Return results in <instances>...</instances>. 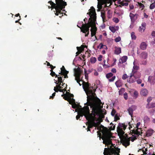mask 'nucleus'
I'll list each match as a JSON object with an SVG mask.
<instances>
[{"label": "nucleus", "mask_w": 155, "mask_h": 155, "mask_svg": "<svg viewBox=\"0 0 155 155\" xmlns=\"http://www.w3.org/2000/svg\"><path fill=\"white\" fill-rule=\"evenodd\" d=\"M100 127L103 128L102 131V137L101 139L103 140V143L108 146L107 148H104L103 154L104 155H120V149L118 148H116V149L110 146V147H109V145L113 144L111 138L112 137V135L111 132L109 131L108 128L104 127L102 125H101Z\"/></svg>", "instance_id": "f257e3e1"}, {"label": "nucleus", "mask_w": 155, "mask_h": 155, "mask_svg": "<svg viewBox=\"0 0 155 155\" xmlns=\"http://www.w3.org/2000/svg\"><path fill=\"white\" fill-rule=\"evenodd\" d=\"M83 88L87 96V102L84 104L85 105L87 104L91 107L95 105H101L102 102L95 93L96 89L94 88L93 86H91V84L88 82L83 81Z\"/></svg>", "instance_id": "f03ea898"}, {"label": "nucleus", "mask_w": 155, "mask_h": 155, "mask_svg": "<svg viewBox=\"0 0 155 155\" xmlns=\"http://www.w3.org/2000/svg\"><path fill=\"white\" fill-rule=\"evenodd\" d=\"M89 12L87 13L90 17L89 18V21L87 23H85L83 25V28L82 30V32L85 33V36H87L89 34V28L91 27V36L93 37L95 35L97 31V28L96 26L95 22L96 21V13L95 8L91 6L89 9Z\"/></svg>", "instance_id": "7ed1b4c3"}, {"label": "nucleus", "mask_w": 155, "mask_h": 155, "mask_svg": "<svg viewBox=\"0 0 155 155\" xmlns=\"http://www.w3.org/2000/svg\"><path fill=\"white\" fill-rule=\"evenodd\" d=\"M100 105H95L92 107L90 106L91 108H92V113L89 114L87 117V120H88L89 124L88 127L90 128H92L93 127H95L96 124L95 121L96 119V116L99 114L100 109Z\"/></svg>", "instance_id": "20e7f679"}, {"label": "nucleus", "mask_w": 155, "mask_h": 155, "mask_svg": "<svg viewBox=\"0 0 155 155\" xmlns=\"http://www.w3.org/2000/svg\"><path fill=\"white\" fill-rule=\"evenodd\" d=\"M56 3H54L52 1H48V3H50L51 5V10L55 8L56 11L55 13L56 15H58L59 13L63 14L61 12V11L63 8H65L67 5V3L63 0H55Z\"/></svg>", "instance_id": "39448f33"}, {"label": "nucleus", "mask_w": 155, "mask_h": 155, "mask_svg": "<svg viewBox=\"0 0 155 155\" xmlns=\"http://www.w3.org/2000/svg\"><path fill=\"white\" fill-rule=\"evenodd\" d=\"M84 106L83 108L80 109L78 112V115L76 116V119L78 120L80 116L82 117L84 116L87 120V117L91 113H90V110L88 105Z\"/></svg>", "instance_id": "423d86ee"}, {"label": "nucleus", "mask_w": 155, "mask_h": 155, "mask_svg": "<svg viewBox=\"0 0 155 155\" xmlns=\"http://www.w3.org/2000/svg\"><path fill=\"white\" fill-rule=\"evenodd\" d=\"M127 126V125H126L124 123H119L118 124L117 128V131L119 136H123L125 132L124 131L125 130Z\"/></svg>", "instance_id": "0eeeda50"}, {"label": "nucleus", "mask_w": 155, "mask_h": 155, "mask_svg": "<svg viewBox=\"0 0 155 155\" xmlns=\"http://www.w3.org/2000/svg\"><path fill=\"white\" fill-rule=\"evenodd\" d=\"M98 4L97 7L98 9L97 10L98 11H99L102 8L103 5H104V7H106L107 6V4L111 3L112 2L111 0H97Z\"/></svg>", "instance_id": "6e6552de"}, {"label": "nucleus", "mask_w": 155, "mask_h": 155, "mask_svg": "<svg viewBox=\"0 0 155 155\" xmlns=\"http://www.w3.org/2000/svg\"><path fill=\"white\" fill-rule=\"evenodd\" d=\"M125 136L124 135L123 136H120V138L121 139V137H122L121 139V142L123 145L126 147L128 146L130 144V138L128 137V135L127 134H125Z\"/></svg>", "instance_id": "1a4fd4ad"}, {"label": "nucleus", "mask_w": 155, "mask_h": 155, "mask_svg": "<svg viewBox=\"0 0 155 155\" xmlns=\"http://www.w3.org/2000/svg\"><path fill=\"white\" fill-rule=\"evenodd\" d=\"M129 16L131 19V21L132 23H134L135 21L137 20L139 15L137 14H134L131 12L130 13Z\"/></svg>", "instance_id": "9d476101"}, {"label": "nucleus", "mask_w": 155, "mask_h": 155, "mask_svg": "<svg viewBox=\"0 0 155 155\" xmlns=\"http://www.w3.org/2000/svg\"><path fill=\"white\" fill-rule=\"evenodd\" d=\"M106 77L108 79L109 82H113L115 80L116 77L115 76H113V74L112 73H109L106 74Z\"/></svg>", "instance_id": "9b49d317"}, {"label": "nucleus", "mask_w": 155, "mask_h": 155, "mask_svg": "<svg viewBox=\"0 0 155 155\" xmlns=\"http://www.w3.org/2000/svg\"><path fill=\"white\" fill-rule=\"evenodd\" d=\"M81 73V72L80 68H78L77 69L75 70L74 73L75 80H76L77 79H78L79 78H80Z\"/></svg>", "instance_id": "f8f14e48"}, {"label": "nucleus", "mask_w": 155, "mask_h": 155, "mask_svg": "<svg viewBox=\"0 0 155 155\" xmlns=\"http://www.w3.org/2000/svg\"><path fill=\"white\" fill-rule=\"evenodd\" d=\"M136 80L137 79L131 73L130 74L129 79L127 80V82L130 83H133L135 82L136 81Z\"/></svg>", "instance_id": "ddd939ff"}, {"label": "nucleus", "mask_w": 155, "mask_h": 155, "mask_svg": "<svg viewBox=\"0 0 155 155\" xmlns=\"http://www.w3.org/2000/svg\"><path fill=\"white\" fill-rule=\"evenodd\" d=\"M136 109V106L135 105H133L130 107L128 109V111L129 114L132 117L133 111Z\"/></svg>", "instance_id": "4468645a"}, {"label": "nucleus", "mask_w": 155, "mask_h": 155, "mask_svg": "<svg viewBox=\"0 0 155 155\" xmlns=\"http://www.w3.org/2000/svg\"><path fill=\"white\" fill-rule=\"evenodd\" d=\"M148 81L151 84H155V76H150L148 78Z\"/></svg>", "instance_id": "2eb2a0df"}, {"label": "nucleus", "mask_w": 155, "mask_h": 155, "mask_svg": "<svg viewBox=\"0 0 155 155\" xmlns=\"http://www.w3.org/2000/svg\"><path fill=\"white\" fill-rule=\"evenodd\" d=\"M131 73L137 79V78H139L141 77V74L139 72L135 71H134V70L133 71H132Z\"/></svg>", "instance_id": "dca6fc26"}, {"label": "nucleus", "mask_w": 155, "mask_h": 155, "mask_svg": "<svg viewBox=\"0 0 155 155\" xmlns=\"http://www.w3.org/2000/svg\"><path fill=\"white\" fill-rule=\"evenodd\" d=\"M118 3L120 5H118V7H122V6H127L128 5V2H125L124 1H121L120 0L118 1Z\"/></svg>", "instance_id": "f3484780"}, {"label": "nucleus", "mask_w": 155, "mask_h": 155, "mask_svg": "<svg viewBox=\"0 0 155 155\" xmlns=\"http://www.w3.org/2000/svg\"><path fill=\"white\" fill-rule=\"evenodd\" d=\"M75 100L73 98L71 99V101H69L70 104H71V102L73 104H72V107L74 109H75L78 107V104L75 103Z\"/></svg>", "instance_id": "a211bd4d"}, {"label": "nucleus", "mask_w": 155, "mask_h": 155, "mask_svg": "<svg viewBox=\"0 0 155 155\" xmlns=\"http://www.w3.org/2000/svg\"><path fill=\"white\" fill-rule=\"evenodd\" d=\"M97 129L98 130H100V131H98L97 132V134L98 135V137H100V139H101V138L102 137H101L102 134L101 132L102 133V131L103 130V128L102 127H101L100 126V127H97Z\"/></svg>", "instance_id": "6ab92c4d"}, {"label": "nucleus", "mask_w": 155, "mask_h": 155, "mask_svg": "<svg viewBox=\"0 0 155 155\" xmlns=\"http://www.w3.org/2000/svg\"><path fill=\"white\" fill-rule=\"evenodd\" d=\"M121 53V48L120 47H115L114 53L117 55H118Z\"/></svg>", "instance_id": "aec40b11"}, {"label": "nucleus", "mask_w": 155, "mask_h": 155, "mask_svg": "<svg viewBox=\"0 0 155 155\" xmlns=\"http://www.w3.org/2000/svg\"><path fill=\"white\" fill-rule=\"evenodd\" d=\"M154 132L153 130L150 129L147 130L146 133V135L147 137L151 136Z\"/></svg>", "instance_id": "412c9836"}, {"label": "nucleus", "mask_w": 155, "mask_h": 155, "mask_svg": "<svg viewBox=\"0 0 155 155\" xmlns=\"http://www.w3.org/2000/svg\"><path fill=\"white\" fill-rule=\"evenodd\" d=\"M147 46L146 44L144 42H142L140 45V48L142 50H145L146 49Z\"/></svg>", "instance_id": "4be33fe9"}, {"label": "nucleus", "mask_w": 155, "mask_h": 155, "mask_svg": "<svg viewBox=\"0 0 155 155\" xmlns=\"http://www.w3.org/2000/svg\"><path fill=\"white\" fill-rule=\"evenodd\" d=\"M127 59V56H124L120 60L119 63H125Z\"/></svg>", "instance_id": "5701e85b"}, {"label": "nucleus", "mask_w": 155, "mask_h": 155, "mask_svg": "<svg viewBox=\"0 0 155 155\" xmlns=\"http://www.w3.org/2000/svg\"><path fill=\"white\" fill-rule=\"evenodd\" d=\"M147 54L145 52H143L140 54L141 57L143 59H146L147 57Z\"/></svg>", "instance_id": "b1692460"}, {"label": "nucleus", "mask_w": 155, "mask_h": 155, "mask_svg": "<svg viewBox=\"0 0 155 155\" xmlns=\"http://www.w3.org/2000/svg\"><path fill=\"white\" fill-rule=\"evenodd\" d=\"M57 78H58V83H57V81H55V83L57 85L59 83H60V84H61V82H64V80H62V77L61 76H60V75L59 74L58 75V77Z\"/></svg>", "instance_id": "393cba45"}, {"label": "nucleus", "mask_w": 155, "mask_h": 155, "mask_svg": "<svg viewBox=\"0 0 155 155\" xmlns=\"http://www.w3.org/2000/svg\"><path fill=\"white\" fill-rule=\"evenodd\" d=\"M115 84L117 87H119L122 86L123 84L121 80H118L115 82Z\"/></svg>", "instance_id": "a878e982"}, {"label": "nucleus", "mask_w": 155, "mask_h": 155, "mask_svg": "<svg viewBox=\"0 0 155 155\" xmlns=\"http://www.w3.org/2000/svg\"><path fill=\"white\" fill-rule=\"evenodd\" d=\"M87 47L86 45H81V46L79 47H77V49L78 51H79L81 52L84 51V48Z\"/></svg>", "instance_id": "bb28decb"}, {"label": "nucleus", "mask_w": 155, "mask_h": 155, "mask_svg": "<svg viewBox=\"0 0 155 155\" xmlns=\"http://www.w3.org/2000/svg\"><path fill=\"white\" fill-rule=\"evenodd\" d=\"M148 93L147 90L145 89H143L141 90L140 92L141 94L144 96H146L147 94Z\"/></svg>", "instance_id": "cd10ccee"}, {"label": "nucleus", "mask_w": 155, "mask_h": 155, "mask_svg": "<svg viewBox=\"0 0 155 155\" xmlns=\"http://www.w3.org/2000/svg\"><path fill=\"white\" fill-rule=\"evenodd\" d=\"M146 25V24L145 23H142L141 25V26H140L139 31H141L142 30L144 31L145 28V26Z\"/></svg>", "instance_id": "c85d7f7f"}, {"label": "nucleus", "mask_w": 155, "mask_h": 155, "mask_svg": "<svg viewBox=\"0 0 155 155\" xmlns=\"http://www.w3.org/2000/svg\"><path fill=\"white\" fill-rule=\"evenodd\" d=\"M154 107H155V102L152 103L150 104L148 103L146 105V107L148 109Z\"/></svg>", "instance_id": "c756f323"}, {"label": "nucleus", "mask_w": 155, "mask_h": 155, "mask_svg": "<svg viewBox=\"0 0 155 155\" xmlns=\"http://www.w3.org/2000/svg\"><path fill=\"white\" fill-rule=\"evenodd\" d=\"M61 74H63L65 73H68L69 71H67L65 68V67L64 66H63L61 68Z\"/></svg>", "instance_id": "7c9ffc66"}, {"label": "nucleus", "mask_w": 155, "mask_h": 155, "mask_svg": "<svg viewBox=\"0 0 155 155\" xmlns=\"http://www.w3.org/2000/svg\"><path fill=\"white\" fill-rule=\"evenodd\" d=\"M110 125L111 126L109 128V129L108 130L110 132V130H114L115 129V125H114V124L112 123H111L110 124Z\"/></svg>", "instance_id": "2f4dec72"}, {"label": "nucleus", "mask_w": 155, "mask_h": 155, "mask_svg": "<svg viewBox=\"0 0 155 155\" xmlns=\"http://www.w3.org/2000/svg\"><path fill=\"white\" fill-rule=\"evenodd\" d=\"M139 136L135 135V134L133 135L132 137H130V139H131V140L132 142H133L134 140H136L137 139V138Z\"/></svg>", "instance_id": "473e14b6"}, {"label": "nucleus", "mask_w": 155, "mask_h": 155, "mask_svg": "<svg viewBox=\"0 0 155 155\" xmlns=\"http://www.w3.org/2000/svg\"><path fill=\"white\" fill-rule=\"evenodd\" d=\"M125 91V89L124 88H121L119 91V94L120 95H122Z\"/></svg>", "instance_id": "72a5a7b5"}, {"label": "nucleus", "mask_w": 155, "mask_h": 155, "mask_svg": "<svg viewBox=\"0 0 155 155\" xmlns=\"http://www.w3.org/2000/svg\"><path fill=\"white\" fill-rule=\"evenodd\" d=\"M64 96V98L65 99V100L69 101V100H70L69 96L66 94H64L62 95V97H63V96Z\"/></svg>", "instance_id": "f704fd0d"}, {"label": "nucleus", "mask_w": 155, "mask_h": 155, "mask_svg": "<svg viewBox=\"0 0 155 155\" xmlns=\"http://www.w3.org/2000/svg\"><path fill=\"white\" fill-rule=\"evenodd\" d=\"M138 96V93L137 91H135L134 92L133 97L135 99H136L137 97Z\"/></svg>", "instance_id": "c9c22d12"}, {"label": "nucleus", "mask_w": 155, "mask_h": 155, "mask_svg": "<svg viewBox=\"0 0 155 155\" xmlns=\"http://www.w3.org/2000/svg\"><path fill=\"white\" fill-rule=\"evenodd\" d=\"M131 35L132 39L135 40L136 39V37L135 35V33L134 32H132L131 33Z\"/></svg>", "instance_id": "e433bc0d"}, {"label": "nucleus", "mask_w": 155, "mask_h": 155, "mask_svg": "<svg viewBox=\"0 0 155 155\" xmlns=\"http://www.w3.org/2000/svg\"><path fill=\"white\" fill-rule=\"evenodd\" d=\"M109 28L110 30L113 33H114L116 31V30L114 27L110 26Z\"/></svg>", "instance_id": "4c0bfd02"}, {"label": "nucleus", "mask_w": 155, "mask_h": 155, "mask_svg": "<svg viewBox=\"0 0 155 155\" xmlns=\"http://www.w3.org/2000/svg\"><path fill=\"white\" fill-rule=\"evenodd\" d=\"M96 61V59L95 57L91 58L90 59V61L91 63H94Z\"/></svg>", "instance_id": "58836bf2"}, {"label": "nucleus", "mask_w": 155, "mask_h": 155, "mask_svg": "<svg viewBox=\"0 0 155 155\" xmlns=\"http://www.w3.org/2000/svg\"><path fill=\"white\" fill-rule=\"evenodd\" d=\"M139 129H140V128H138L136 129H134L135 134L136 135H138V136H139V135L140 134V131H138Z\"/></svg>", "instance_id": "ea45409f"}, {"label": "nucleus", "mask_w": 155, "mask_h": 155, "mask_svg": "<svg viewBox=\"0 0 155 155\" xmlns=\"http://www.w3.org/2000/svg\"><path fill=\"white\" fill-rule=\"evenodd\" d=\"M155 8V2L152 3L150 6V8L151 9H153Z\"/></svg>", "instance_id": "a19ab883"}, {"label": "nucleus", "mask_w": 155, "mask_h": 155, "mask_svg": "<svg viewBox=\"0 0 155 155\" xmlns=\"http://www.w3.org/2000/svg\"><path fill=\"white\" fill-rule=\"evenodd\" d=\"M139 69V67L137 65H134L133 67V69L132 70V71L134 70L135 71H137V70H138Z\"/></svg>", "instance_id": "79ce46f5"}, {"label": "nucleus", "mask_w": 155, "mask_h": 155, "mask_svg": "<svg viewBox=\"0 0 155 155\" xmlns=\"http://www.w3.org/2000/svg\"><path fill=\"white\" fill-rule=\"evenodd\" d=\"M138 4L139 5L140 8L141 9V10H142L144 7V5L141 3H138Z\"/></svg>", "instance_id": "37998d69"}, {"label": "nucleus", "mask_w": 155, "mask_h": 155, "mask_svg": "<svg viewBox=\"0 0 155 155\" xmlns=\"http://www.w3.org/2000/svg\"><path fill=\"white\" fill-rule=\"evenodd\" d=\"M124 11L123 10H121L118 12H116V14L119 16H121L122 15L124 14Z\"/></svg>", "instance_id": "c03bdc74"}, {"label": "nucleus", "mask_w": 155, "mask_h": 155, "mask_svg": "<svg viewBox=\"0 0 155 155\" xmlns=\"http://www.w3.org/2000/svg\"><path fill=\"white\" fill-rule=\"evenodd\" d=\"M120 119L119 116L117 115V114H115L114 117V121H117L118 120Z\"/></svg>", "instance_id": "a18cd8bd"}, {"label": "nucleus", "mask_w": 155, "mask_h": 155, "mask_svg": "<svg viewBox=\"0 0 155 155\" xmlns=\"http://www.w3.org/2000/svg\"><path fill=\"white\" fill-rule=\"evenodd\" d=\"M101 16L102 17L103 22H104L105 21H104L105 19V14L104 13L101 12Z\"/></svg>", "instance_id": "49530a36"}, {"label": "nucleus", "mask_w": 155, "mask_h": 155, "mask_svg": "<svg viewBox=\"0 0 155 155\" xmlns=\"http://www.w3.org/2000/svg\"><path fill=\"white\" fill-rule=\"evenodd\" d=\"M50 74L52 77H54V76H55V78H57L58 77V75L56 74L55 72H54V71H52L51 72Z\"/></svg>", "instance_id": "de8ad7c7"}, {"label": "nucleus", "mask_w": 155, "mask_h": 155, "mask_svg": "<svg viewBox=\"0 0 155 155\" xmlns=\"http://www.w3.org/2000/svg\"><path fill=\"white\" fill-rule=\"evenodd\" d=\"M121 40V38L120 37H117L116 38L114 39V41L116 42H119Z\"/></svg>", "instance_id": "09e8293b"}, {"label": "nucleus", "mask_w": 155, "mask_h": 155, "mask_svg": "<svg viewBox=\"0 0 155 155\" xmlns=\"http://www.w3.org/2000/svg\"><path fill=\"white\" fill-rule=\"evenodd\" d=\"M68 94H69V95H68L69 97L70 100H71V99L73 98L74 97V95L73 94H71L70 93H68Z\"/></svg>", "instance_id": "8fccbe9b"}, {"label": "nucleus", "mask_w": 155, "mask_h": 155, "mask_svg": "<svg viewBox=\"0 0 155 155\" xmlns=\"http://www.w3.org/2000/svg\"><path fill=\"white\" fill-rule=\"evenodd\" d=\"M128 77V76L126 74H124L122 76V78L123 80H125Z\"/></svg>", "instance_id": "3c124183"}, {"label": "nucleus", "mask_w": 155, "mask_h": 155, "mask_svg": "<svg viewBox=\"0 0 155 155\" xmlns=\"http://www.w3.org/2000/svg\"><path fill=\"white\" fill-rule=\"evenodd\" d=\"M88 74L87 73V71L85 70V69L84 70V74H85V78L86 79H88Z\"/></svg>", "instance_id": "603ef678"}, {"label": "nucleus", "mask_w": 155, "mask_h": 155, "mask_svg": "<svg viewBox=\"0 0 155 155\" xmlns=\"http://www.w3.org/2000/svg\"><path fill=\"white\" fill-rule=\"evenodd\" d=\"M124 97L125 100H127L128 99V94L127 93H125L124 94Z\"/></svg>", "instance_id": "864d4df0"}, {"label": "nucleus", "mask_w": 155, "mask_h": 155, "mask_svg": "<svg viewBox=\"0 0 155 155\" xmlns=\"http://www.w3.org/2000/svg\"><path fill=\"white\" fill-rule=\"evenodd\" d=\"M116 113V110L114 109H113L111 112V114L112 116H114L115 115V114Z\"/></svg>", "instance_id": "5fc2aeb1"}, {"label": "nucleus", "mask_w": 155, "mask_h": 155, "mask_svg": "<svg viewBox=\"0 0 155 155\" xmlns=\"http://www.w3.org/2000/svg\"><path fill=\"white\" fill-rule=\"evenodd\" d=\"M67 87H66L62 89H60L59 91L60 92H63L64 93V92L66 91Z\"/></svg>", "instance_id": "6e6d98bb"}, {"label": "nucleus", "mask_w": 155, "mask_h": 155, "mask_svg": "<svg viewBox=\"0 0 155 155\" xmlns=\"http://www.w3.org/2000/svg\"><path fill=\"white\" fill-rule=\"evenodd\" d=\"M104 46L105 47L106 46L103 45L102 43H101L99 44L98 47L100 49H101Z\"/></svg>", "instance_id": "4d7b16f0"}, {"label": "nucleus", "mask_w": 155, "mask_h": 155, "mask_svg": "<svg viewBox=\"0 0 155 155\" xmlns=\"http://www.w3.org/2000/svg\"><path fill=\"white\" fill-rule=\"evenodd\" d=\"M55 94H56V93L55 92L53 93V94H52V95L50 96L49 98L50 99H53L54 98V97L55 95Z\"/></svg>", "instance_id": "13d9d810"}, {"label": "nucleus", "mask_w": 155, "mask_h": 155, "mask_svg": "<svg viewBox=\"0 0 155 155\" xmlns=\"http://www.w3.org/2000/svg\"><path fill=\"white\" fill-rule=\"evenodd\" d=\"M152 97H148L147 100V102L149 104L150 102L152 100Z\"/></svg>", "instance_id": "bf43d9fd"}, {"label": "nucleus", "mask_w": 155, "mask_h": 155, "mask_svg": "<svg viewBox=\"0 0 155 155\" xmlns=\"http://www.w3.org/2000/svg\"><path fill=\"white\" fill-rule=\"evenodd\" d=\"M144 120L146 121H149L150 120V118L147 116H145L144 117Z\"/></svg>", "instance_id": "052dcab7"}, {"label": "nucleus", "mask_w": 155, "mask_h": 155, "mask_svg": "<svg viewBox=\"0 0 155 155\" xmlns=\"http://www.w3.org/2000/svg\"><path fill=\"white\" fill-rule=\"evenodd\" d=\"M78 83L80 86H81V84L80 83V81H81L80 78L77 79L76 80H75Z\"/></svg>", "instance_id": "680f3d73"}, {"label": "nucleus", "mask_w": 155, "mask_h": 155, "mask_svg": "<svg viewBox=\"0 0 155 155\" xmlns=\"http://www.w3.org/2000/svg\"><path fill=\"white\" fill-rule=\"evenodd\" d=\"M137 83L138 84H141L142 82V80L140 79H138L137 80H136Z\"/></svg>", "instance_id": "e2e57ef3"}, {"label": "nucleus", "mask_w": 155, "mask_h": 155, "mask_svg": "<svg viewBox=\"0 0 155 155\" xmlns=\"http://www.w3.org/2000/svg\"><path fill=\"white\" fill-rule=\"evenodd\" d=\"M54 91L56 92H58V91H60V89H58L56 87H54Z\"/></svg>", "instance_id": "0e129e2a"}, {"label": "nucleus", "mask_w": 155, "mask_h": 155, "mask_svg": "<svg viewBox=\"0 0 155 155\" xmlns=\"http://www.w3.org/2000/svg\"><path fill=\"white\" fill-rule=\"evenodd\" d=\"M85 54L86 55H87V58H89L91 55L87 51L86 52Z\"/></svg>", "instance_id": "69168bd1"}, {"label": "nucleus", "mask_w": 155, "mask_h": 155, "mask_svg": "<svg viewBox=\"0 0 155 155\" xmlns=\"http://www.w3.org/2000/svg\"><path fill=\"white\" fill-rule=\"evenodd\" d=\"M61 84H60V83L59 84H58V85H57L56 87H57L58 89H62L63 88V87H62L61 86Z\"/></svg>", "instance_id": "338daca9"}, {"label": "nucleus", "mask_w": 155, "mask_h": 155, "mask_svg": "<svg viewBox=\"0 0 155 155\" xmlns=\"http://www.w3.org/2000/svg\"><path fill=\"white\" fill-rule=\"evenodd\" d=\"M95 124H96V126H95V127H98V126L101 123L99 121H98L97 123L95 122Z\"/></svg>", "instance_id": "774afa93"}]
</instances>
